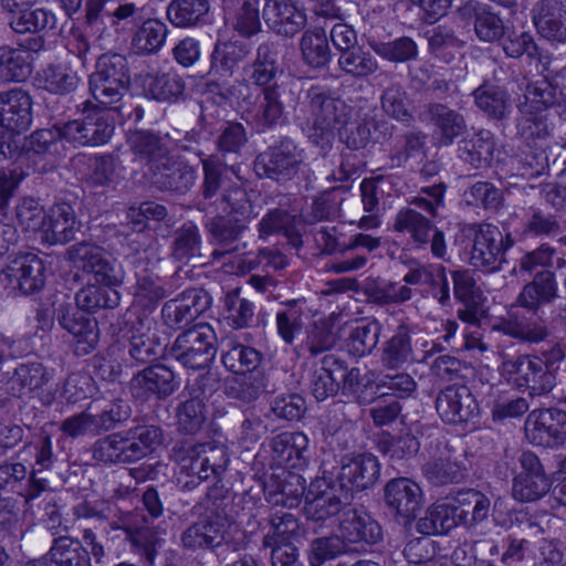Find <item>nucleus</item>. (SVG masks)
I'll return each instance as SVG.
<instances>
[{
	"instance_id": "obj_1",
	"label": "nucleus",
	"mask_w": 566,
	"mask_h": 566,
	"mask_svg": "<svg viewBox=\"0 0 566 566\" xmlns=\"http://www.w3.org/2000/svg\"><path fill=\"white\" fill-rule=\"evenodd\" d=\"M279 48L274 40L260 43L254 60L242 69V74L261 88V99L252 112V123L260 132L282 125L290 112L298 109L304 93L298 81L274 82L280 73Z\"/></svg>"
},
{
	"instance_id": "obj_2",
	"label": "nucleus",
	"mask_w": 566,
	"mask_h": 566,
	"mask_svg": "<svg viewBox=\"0 0 566 566\" xmlns=\"http://www.w3.org/2000/svg\"><path fill=\"white\" fill-rule=\"evenodd\" d=\"M198 521L188 525L180 534V546L187 552H216L222 545H230V518L223 507V499L217 495L216 488L208 491L193 506Z\"/></svg>"
},
{
	"instance_id": "obj_3",
	"label": "nucleus",
	"mask_w": 566,
	"mask_h": 566,
	"mask_svg": "<svg viewBox=\"0 0 566 566\" xmlns=\"http://www.w3.org/2000/svg\"><path fill=\"white\" fill-rule=\"evenodd\" d=\"M163 430L154 424H138L96 440L91 450L95 461L106 465L135 463L163 443Z\"/></svg>"
},
{
	"instance_id": "obj_4",
	"label": "nucleus",
	"mask_w": 566,
	"mask_h": 566,
	"mask_svg": "<svg viewBox=\"0 0 566 566\" xmlns=\"http://www.w3.org/2000/svg\"><path fill=\"white\" fill-rule=\"evenodd\" d=\"M132 85L127 59L118 53H103L88 76V88L94 101L104 108L116 112L120 117H130L124 111L123 101Z\"/></svg>"
},
{
	"instance_id": "obj_5",
	"label": "nucleus",
	"mask_w": 566,
	"mask_h": 566,
	"mask_svg": "<svg viewBox=\"0 0 566 566\" xmlns=\"http://www.w3.org/2000/svg\"><path fill=\"white\" fill-rule=\"evenodd\" d=\"M32 97L14 87L0 92V163L20 155V135L32 124Z\"/></svg>"
},
{
	"instance_id": "obj_6",
	"label": "nucleus",
	"mask_w": 566,
	"mask_h": 566,
	"mask_svg": "<svg viewBox=\"0 0 566 566\" xmlns=\"http://www.w3.org/2000/svg\"><path fill=\"white\" fill-rule=\"evenodd\" d=\"M302 99L306 102L307 111L312 117L313 134L311 139L315 144L322 140V147L328 145L334 130L340 129L347 123L348 106L344 101L319 85H311L307 90H304ZM303 105L304 103L301 101L298 107Z\"/></svg>"
},
{
	"instance_id": "obj_7",
	"label": "nucleus",
	"mask_w": 566,
	"mask_h": 566,
	"mask_svg": "<svg viewBox=\"0 0 566 566\" xmlns=\"http://www.w3.org/2000/svg\"><path fill=\"white\" fill-rule=\"evenodd\" d=\"M203 180L200 187L201 199L197 203L198 210L209 212L211 209L231 207V211L244 213L250 208V201L244 189L234 187L222 189L224 165L216 156L201 160Z\"/></svg>"
},
{
	"instance_id": "obj_8",
	"label": "nucleus",
	"mask_w": 566,
	"mask_h": 566,
	"mask_svg": "<svg viewBox=\"0 0 566 566\" xmlns=\"http://www.w3.org/2000/svg\"><path fill=\"white\" fill-rule=\"evenodd\" d=\"M471 243L470 264L484 272H495L504 261L503 233L491 223H473L460 229L459 239Z\"/></svg>"
},
{
	"instance_id": "obj_9",
	"label": "nucleus",
	"mask_w": 566,
	"mask_h": 566,
	"mask_svg": "<svg viewBox=\"0 0 566 566\" xmlns=\"http://www.w3.org/2000/svg\"><path fill=\"white\" fill-rule=\"evenodd\" d=\"M169 353L186 368H205L217 354V334L208 323L196 324L176 337Z\"/></svg>"
},
{
	"instance_id": "obj_10",
	"label": "nucleus",
	"mask_w": 566,
	"mask_h": 566,
	"mask_svg": "<svg viewBox=\"0 0 566 566\" xmlns=\"http://www.w3.org/2000/svg\"><path fill=\"white\" fill-rule=\"evenodd\" d=\"M304 165L303 151L290 137H282L254 160V170L259 177L277 182L292 180Z\"/></svg>"
},
{
	"instance_id": "obj_11",
	"label": "nucleus",
	"mask_w": 566,
	"mask_h": 566,
	"mask_svg": "<svg viewBox=\"0 0 566 566\" xmlns=\"http://www.w3.org/2000/svg\"><path fill=\"white\" fill-rule=\"evenodd\" d=\"M353 494L335 478L323 475L314 481L306 496L304 512L315 522H324L350 505Z\"/></svg>"
},
{
	"instance_id": "obj_12",
	"label": "nucleus",
	"mask_w": 566,
	"mask_h": 566,
	"mask_svg": "<svg viewBox=\"0 0 566 566\" xmlns=\"http://www.w3.org/2000/svg\"><path fill=\"white\" fill-rule=\"evenodd\" d=\"M520 472L512 480V497L520 503H535L546 496L553 480L536 453L524 450L518 455Z\"/></svg>"
},
{
	"instance_id": "obj_13",
	"label": "nucleus",
	"mask_w": 566,
	"mask_h": 566,
	"mask_svg": "<svg viewBox=\"0 0 566 566\" xmlns=\"http://www.w3.org/2000/svg\"><path fill=\"white\" fill-rule=\"evenodd\" d=\"M339 534L349 553H365L382 539L380 524L366 511L354 507L342 514Z\"/></svg>"
},
{
	"instance_id": "obj_14",
	"label": "nucleus",
	"mask_w": 566,
	"mask_h": 566,
	"mask_svg": "<svg viewBox=\"0 0 566 566\" xmlns=\"http://www.w3.org/2000/svg\"><path fill=\"white\" fill-rule=\"evenodd\" d=\"M179 387L175 371L164 365H149L133 375L129 380L132 396L142 401L165 400Z\"/></svg>"
},
{
	"instance_id": "obj_15",
	"label": "nucleus",
	"mask_w": 566,
	"mask_h": 566,
	"mask_svg": "<svg viewBox=\"0 0 566 566\" xmlns=\"http://www.w3.org/2000/svg\"><path fill=\"white\" fill-rule=\"evenodd\" d=\"M525 436L530 443L555 448L566 442V411L556 408L533 410L526 418Z\"/></svg>"
},
{
	"instance_id": "obj_16",
	"label": "nucleus",
	"mask_w": 566,
	"mask_h": 566,
	"mask_svg": "<svg viewBox=\"0 0 566 566\" xmlns=\"http://www.w3.org/2000/svg\"><path fill=\"white\" fill-rule=\"evenodd\" d=\"M57 324L73 336L77 355L93 352L99 342L97 319L78 311L70 303L60 304L54 311Z\"/></svg>"
},
{
	"instance_id": "obj_17",
	"label": "nucleus",
	"mask_w": 566,
	"mask_h": 566,
	"mask_svg": "<svg viewBox=\"0 0 566 566\" xmlns=\"http://www.w3.org/2000/svg\"><path fill=\"white\" fill-rule=\"evenodd\" d=\"M394 228L398 232H407L417 248H426L430 243L431 253L436 258H446L444 233L417 210L411 208L401 209L396 216Z\"/></svg>"
},
{
	"instance_id": "obj_18",
	"label": "nucleus",
	"mask_w": 566,
	"mask_h": 566,
	"mask_svg": "<svg viewBox=\"0 0 566 566\" xmlns=\"http://www.w3.org/2000/svg\"><path fill=\"white\" fill-rule=\"evenodd\" d=\"M0 277L24 295L41 291L45 284V265L35 253H20L1 271Z\"/></svg>"
},
{
	"instance_id": "obj_19",
	"label": "nucleus",
	"mask_w": 566,
	"mask_h": 566,
	"mask_svg": "<svg viewBox=\"0 0 566 566\" xmlns=\"http://www.w3.org/2000/svg\"><path fill=\"white\" fill-rule=\"evenodd\" d=\"M64 125V139L75 146L96 147L105 145L112 138L115 125L104 109H94L83 118L70 120Z\"/></svg>"
},
{
	"instance_id": "obj_20",
	"label": "nucleus",
	"mask_w": 566,
	"mask_h": 566,
	"mask_svg": "<svg viewBox=\"0 0 566 566\" xmlns=\"http://www.w3.org/2000/svg\"><path fill=\"white\" fill-rule=\"evenodd\" d=\"M128 142L134 160L146 167L150 175L158 169H164V164L172 157L170 133L139 129L130 134Z\"/></svg>"
},
{
	"instance_id": "obj_21",
	"label": "nucleus",
	"mask_w": 566,
	"mask_h": 566,
	"mask_svg": "<svg viewBox=\"0 0 566 566\" xmlns=\"http://www.w3.org/2000/svg\"><path fill=\"white\" fill-rule=\"evenodd\" d=\"M262 17L270 31L287 39L294 38L307 24L305 10L294 0H265Z\"/></svg>"
},
{
	"instance_id": "obj_22",
	"label": "nucleus",
	"mask_w": 566,
	"mask_h": 566,
	"mask_svg": "<svg viewBox=\"0 0 566 566\" xmlns=\"http://www.w3.org/2000/svg\"><path fill=\"white\" fill-rule=\"evenodd\" d=\"M436 409L446 423H467L479 415V405L469 387L451 385L436 398Z\"/></svg>"
},
{
	"instance_id": "obj_23",
	"label": "nucleus",
	"mask_w": 566,
	"mask_h": 566,
	"mask_svg": "<svg viewBox=\"0 0 566 566\" xmlns=\"http://www.w3.org/2000/svg\"><path fill=\"white\" fill-rule=\"evenodd\" d=\"M212 304V297L202 287L184 291L176 298L167 301L161 308V316L170 327H179L195 321L206 313Z\"/></svg>"
},
{
	"instance_id": "obj_24",
	"label": "nucleus",
	"mask_w": 566,
	"mask_h": 566,
	"mask_svg": "<svg viewBox=\"0 0 566 566\" xmlns=\"http://www.w3.org/2000/svg\"><path fill=\"white\" fill-rule=\"evenodd\" d=\"M209 212L217 214L207 218L203 222L205 230L212 244L221 248H229L242 237L248 229L249 216L251 207L244 213L231 211V207H219L211 209Z\"/></svg>"
},
{
	"instance_id": "obj_25",
	"label": "nucleus",
	"mask_w": 566,
	"mask_h": 566,
	"mask_svg": "<svg viewBox=\"0 0 566 566\" xmlns=\"http://www.w3.org/2000/svg\"><path fill=\"white\" fill-rule=\"evenodd\" d=\"M380 478V462L371 453L344 457L335 479L349 490L360 492L373 488Z\"/></svg>"
},
{
	"instance_id": "obj_26",
	"label": "nucleus",
	"mask_w": 566,
	"mask_h": 566,
	"mask_svg": "<svg viewBox=\"0 0 566 566\" xmlns=\"http://www.w3.org/2000/svg\"><path fill=\"white\" fill-rule=\"evenodd\" d=\"M384 501L396 515L407 523L416 517L422 506V491L410 479H391L384 488Z\"/></svg>"
},
{
	"instance_id": "obj_27",
	"label": "nucleus",
	"mask_w": 566,
	"mask_h": 566,
	"mask_svg": "<svg viewBox=\"0 0 566 566\" xmlns=\"http://www.w3.org/2000/svg\"><path fill=\"white\" fill-rule=\"evenodd\" d=\"M269 447L273 461L291 469H300L310 459L308 438L301 431H284L274 436Z\"/></svg>"
},
{
	"instance_id": "obj_28",
	"label": "nucleus",
	"mask_w": 566,
	"mask_h": 566,
	"mask_svg": "<svg viewBox=\"0 0 566 566\" xmlns=\"http://www.w3.org/2000/svg\"><path fill=\"white\" fill-rule=\"evenodd\" d=\"M558 297L556 275L551 270L536 272L531 281L523 285L515 303L527 312L537 315L538 311Z\"/></svg>"
},
{
	"instance_id": "obj_29",
	"label": "nucleus",
	"mask_w": 566,
	"mask_h": 566,
	"mask_svg": "<svg viewBox=\"0 0 566 566\" xmlns=\"http://www.w3.org/2000/svg\"><path fill=\"white\" fill-rule=\"evenodd\" d=\"M46 220L42 240L51 245L71 242L81 228L73 207L66 202L52 206L46 214Z\"/></svg>"
},
{
	"instance_id": "obj_30",
	"label": "nucleus",
	"mask_w": 566,
	"mask_h": 566,
	"mask_svg": "<svg viewBox=\"0 0 566 566\" xmlns=\"http://www.w3.org/2000/svg\"><path fill=\"white\" fill-rule=\"evenodd\" d=\"M533 21L543 38L566 42V4L562 0H541L533 9Z\"/></svg>"
},
{
	"instance_id": "obj_31",
	"label": "nucleus",
	"mask_w": 566,
	"mask_h": 566,
	"mask_svg": "<svg viewBox=\"0 0 566 566\" xmlns=\"http://www.w3.org/2000/svg\"><path fill=\"white\" fill-rule=\"evenodd\" d=\"M192 443L178 441L171 449L172 458L179 464L177 473V485L184 492H190L198 489L203 482L212 481L211 475L203 468L195 452Z\"/></svg>"
},
{
	"instance_id": "obj_32",
	"label": "nucleus",
	"mask_w": 566,
	"mask_h": 566,
	"mask_svg": "<svg viewBox=\"0 0 566 566\" xmlns=\"http://www.w3.org/2000/svg\"><path fill=\"white\" fill-rule=\"evenodd\" d=\"M428 120L434 127L441 145L450 146L468 130L464 115L447 104L430 103L427 106Z\"/></svg>"
},
{
	"instance_id": "obj_33",
	"label": "nucleus",
	"mask_w": 566,
	"mask_h": 566,
	"mask_svg": "<svg viewBox=\"0 0 566 566\" xmlns=\"http://www.w3.org/2000/svg\"><path fill=\"white\" fill-rule=\"evenodd\" d=\"M145 517L139 514H129L123 516L118 522L113 523L114 530H123L129 537L136 552L151 566L157 556V549L161 539L157 534L146 525H139Z\"/></svg>"
},
{
	"instance_id": "obj_34",
	"label": "nucleus",
	"mask_w": 566,
	"mask_h": 566,
	"mask_svg": "<svg viewBox=\"0 0 566 566\" xmlns=\"http://www.w3.org/2000/svg\"><path fill=\"white\" fill-rule=\"evenodd\" d=\"M151 178L159 189L185 195L196 185L197 170L188 163L171 157L164 164V169L156 170Z\"/></svg>"
},
{
	"instance_id": "obj_35",
	"label": "nucleus",
	"mask_w": 566,
	"mask_h": 566,
	"mask_svg": "<svg viewBox=\"0 0 566 566\" xmlns=\"http://www.w3.org/2000/svg\"><path fill=\"white\" fill-rule=\"evenodd\" d=\"M252 52L249 43L242 40L217 41L210 55V74L232 76L235 69Z\"/></svg>"
},
{
	"instance_id": "obj_36",
	"label": "nucleus",
	"mask_w": 566,
	"mask_h": 566,
	"mask_svg": "<svg viewBox=\"0 0 566 566\" xmlns=\"http://www.w3.org/2000/svg\"><path fill=\"white\" fill-rule=\"evenodd\" d=\"M472 96L475 106L492 120H505L512 113L511 95L504 86L484 82Z\"/></svg>"
},
{
	"instance_id": "obj_37",
	"label": "nucleus",
	"mask_w": 566,
	"mask_h": 566,
	"mask_svg": "<svg viewBox=\"0 0 566 566\" xmlns=\"http://www.w3.org/2000/svg\"><path fill=\"white\" fill-rule=\"evenodd\" d=\"M460 525L468 530L474 528L489 517L491 500L474 489H464L451 496Z\"/></svg>"
},
{
	"instance_id": "obj_38",
	"label": "nucleus",
	"mask_w": 566,
	"mask_h": 566,
	"mask_svg": "<svg viewBox=\"0 0 566 566\" xmlns=\"http://www.w3.org/2000/svg\"><path fill=\"white\" fill-rule=\"evenodd\" d=\"M163 348L159 338L149 328L145 332L132 329L128 342L124 347L123 364L126 367L134 368L151 363L158 357Z\"/></svg>"
},
{
	"instance_id": "obj_39",
	"label": "nucleus",
	"mask_w": 566,
	"mask_h": 566,
	"mask_svg": "<svg viewBox=\"0 0 566 566\" xmlns=\"http://www.w3.org/2000/svg\"><path fill=\"white\" fill-rule=\"evenodd\" d=\"M304 491L302 476L292 472L272 475L264 483L265 497L273 505L295 507L301 503Z\"/></svg>"
},
{
	"instance_id": "obj_40",
	"label": "nucleus",
	"mask_w": 566,
	"mask_h": 566,
	"mask_svg": "<svg viewBox=\"0 0 566 566\" xmlns=\"http://www.w3.org/2000/svg\"><path fill=\"white\" fill-rule=\"evenodd\" d=\"M460 525L451 496L433 503L423 517L419 518L416 528L423 535H443Z\"/></svg>"
},
{
	"instance_id": "obj_41",
	"label": "nucleus",
	"mask_w": 566,
	"mask_h": 566,
	"mask_svg": "<svg viewBox=\"0 0 566 566\" xmlns=\"http://www.w3.org/2000/svg\"><path fill=\"white\" fill-rule=\"evenodd\" d=\"M380 363L387 369H398L413 360L411 327L400 324L380 348Z\"/></svg>"
},
{
	"instance_id": "obj_42",
	"label": "nucleus",
	"mask_w": 566,
	"mask_h": 566,
	"mask_svg": "<svg viewBox=\"0 0 566 566\" xmlns=\"http://www.w3.org/2000/svg\"><path fill=\"white\" fill-rule=\"evenodd\" d=\"M223 10L232 14V29L250 39L262 30L258 0H222Z\"/></svg>"
},
{
	"instance_id": "obj_43",
	"label": "nucleus",
	"mask_w": 566,
	"mask_h": 566,
	"mask_svg": "<svg viewBox=\"0 0 566 566\" xmlns=\"http://www.w3.org/2000/svg\"><path fill=\"white\" fill-rule=\"evenodd\" d=\"M467 468L449 450L431 458L422 465V474L433 485L441 486L459 483L465 475Z\"/></svg>"
},
{
	"instance_id": "obj_44",
	"label": "nucleus",
	"mask_w": 566,
	"mask_h": 566,
	"mask_svg": "<svg viewBox=\"0 0 566 566\" xmlns=\"http://www.w3.org/2000/svg\"><path fill=\"white\" fill-rule=\"evenodd\" d=\"M298 48L304 64L314 70L325 69L332 61V50L323 28H313L303 32Z\"/></svg>"
},
{
	"instance_id": "obj_45",
	"label": "nucleus",
	"mask_w": 566,
	"mask_h": 566,
	"mask_svg": "<svg viewBox=\"0 0 566 566\" xmlns=\"http://www.w3.org/2000/svg\"><path fill=\"white\" fill-rule=\"evenodd\" d=\"M495 143L490 130L482 129L459 143V158L472 168L478 169L490 164Z\"/></svg>"
},
{
	"instance_id": "obj_46",
	"label": "nucleus",
	"mask_w": 566,
	"mask_h": 566,
	"mask_svg": "<svg viewBox=\"0 0 566 566\" xmlns=\"http://www.w3.org/2000/svg\"><path fill=\"white\" fill-rule=\"evenodd\" d=\"M202 238L198 226L191 221L184 223L174 233L171 243V258L182 264L199 261Z\"/></svg>"
},
{
	"instance_id": "obj_47",
	"label": "nucleus",
	"mask_w": 566,
	"mask_h": 566,
	"mask_svg": "<svg viewBox=\"0 0 566 566\" xmlns=\"http://www.w3.org/2000/svg\"><path fill=\"white\" fill-rule=\"evenodd\" d=\"M46 556L54 566H92L86 547L71 536L54 538Z\"/></svg>"
},
{
	"instance_id": "obj_48",
	"label": "nucleus",
	"mask_w": 566,
	"mask_h": 566,
	"mask_svg": "<svg viewBox=\"0 0 566 566\" xmlns=\"http://www.w3.org/2000/svg\"><path fill=\"white\" fill-rule=\"evenodd\" d=\"M39 82L49 93L64 96L76 91L80 77L70 64L51 63L40 73Z\"/></svg>"
},
{
	"instance_id": "obj_49",
	"label": "nucleus",
	"mask_w": 566,
	"mask_h": 566,
	"mask_svg": "<svg viewBox=\"0 0 566 566\" xmlns=\"http://www.w3.org/2000/svg\"><path fill=\"white\" fill-rule=\"evenodd\" d=\"M191 452H195L200 464L203 468H207V472L212 478V488L217 489V495L222 499L220 494L221 490L218 489L217 483L221 480V476L229 465L230 458L227 447L214 441L192 443V450H190V453Z\"/></svg>"
},
{
	"instance_id": "obj_50",
	"label": "nucleus",
	"mask_w": 566,
	"mask_h": 566,
	"mask_svg": "<svg viewBox=\"0 0 566 566\" xmlns=\"http://www.w3.org/2000/svg\"><path fill=\"white\" fill-rule=\"evenodd\" d=\"M120 303L117 289L101 284H88L75 294L76 308L81 312L95 313L99 310H113Z\"/></svg>"
},
{
	"instance_id": "obj_51",
	"label": "nucleus",
	"mask_w": 566,
	"mask_h": 566,
	"mask_svg": "<svg viewBox=\"0 0 566 566\" xmlns=\"http://www.w3.org/2000/svg\"><path fill=\"white\" fill-rule=\"evenodd\" d=\"M503 51L509 57L520 59L526 55L531 61L536 62L537 72L543 74L548 69L551 59L548 54L539 49L534 38L528 32L511 33L503 42Z\"/></svg>"
},
{
	"instance_id": "obj_52",
	"label": "nucleus",
	"mask_w": 566,
	"mask_h": 566,
	"mask_svg": "<svg viewBox=\"0 0 566 566\" xmlns=\"http://www.w3.org/2000/svg\"><path fill=\"white\" fill-rule=\"evenodd\" d=\"M209 11L208 0H172L167 6L166 15L172 25L190 28L203 23Z\"/></svg>"
},
{
	"instance_id": "obj_53",
	"label": "nucleus",
	"mask_w": 566,
	"mask_h": 566,
	"mask_svg": "<svg viewBox=\"0 0 566 566\" xmlns=\"http://www.w3.org/2000/svg\"><path fill=\"white\" fill-rule=\"evenodd\" d=\"M263 355L255 348L237 342H230L222 349L221 361L223 366L234 374H249L258 371Z\"/></svg>"
},
{
	"instance_id": "obj_54",
	"label": "nucleus",
	"mask_w": 566,
	"mask_h": 566,
	"mask_svg": "<svg viewBox=\"0 0 566 566\" xmlns=\"http://www.w3.org/2000/svg\"><path fill=\"white\" fill-rule=\"evenodd\" d=\"M169 29L158 19H148L135 32L132 44L140 55H151L165 45Z\"/></svg>"
},
{
	"instance_id": "obj_55",
	"label": "nucleus",
	"mask_w": 566,
	"mask_h": 566,
	"mask_svg": "<svg viewBox=\"0 0 566 566\" xmlns=\"http://www.w3.org/2000/svg\"><path fill=\"white\" fill-rule=\"evenodd\" d=\"M45 367L39 361H29L18 365L13 376L8 381V390L13 396H20L23 390L33 391L49 381Z\"/></svg>"
},
{
	"instance_id": "obj_56",
	"label": "nucleus",
	"mask_w": 566,
	"mask_h": 566,
	"mask_svg": "<svg viewBox=\"0 0 566 566\" xmlns=\"http://www.w3.org/2000/svg\"><path fill=\"white\" fill-rule=\"evenodd\" d=\"M32 73L29 56L20 49L0 46V82H23Z\"/></svg>"
},
{
	"instance_id": "obj_57",
	"label": "nucleus",
	"mask_w": 566,
	"mask_h": 566,
	"mask_svg": "<svg viewBox=\"0 0 566 566\" xmlns=\"http://www.w3.org/2000/svg\"><path fill=\"white\" fill-rule=\"evenodd\" d=\"M337 63L345 74L355 78L368 77L379 69L374 54L357 45L342 52Z\"/></svg>"
},
{
	"instance_id": "obj_58",
	"label": "nucleus",
	"mask_w": 566,
	"mask_h": 566,
	"mask_svg": "<svg viewBox=\"0 0 566 566\" xmlns=\"http://www.w3.org/2000/svg\"><path fill=\"white\" fill-rule=\"evenodd\" d=\"M56 18L54 13L45 9L25 8L12 14L9 25L15 33H40L44 30L55 28Z\"/></svg>"
},
{
	"instance_id": "obj_59",
	"label": "nucleus",
	"mask_w": 566,
	"mask_h": 566,
	"mask_svg": "<svg viewBox=\"0 0 566 566\" xmlns=\"http://www.w3.org/2000/svg\"><path fill=\"white\" fill-rule=\"evenodd\" d=\"M285 307L275 314V324L279 336L282 340L292 345L295 336L303 329L304 311L301 306L302 300L294 298L282 303Z\"/></svg>"
},
{
	"instance_id": "obj_60",
	"label": "nucleus",
	"mask_w": 566,
	"mask_h": 566,
	"mask_svg": "<svg viewBox=\"0 0 566 566\" xmlns=\"http://www.w3.org/2000/svg\"><path fill=\"white\" fill-rule=\"evenodd\" d=\"M464 12L474 13V31L476 36L484 42H495L505 34V25L499 14L493 12L488 6L471 4L463 8Z\"/></svg>"
},
{
	"instance_id": "obj_61",
	"label": "nucleus",
	"mask_w": 566,
	"mask_h": 566,
	"mask_svg": "<svg viewBox=\"0 0 566 566\" xmlns=\"http://www.w3.org/2000/svg\"><path fill=\"white\" fill-rule=\"evenodd\" d=\"M381 325L378 321L361 322L352 327L346 338L348 352L361 357L370 354L379 343Z\"/></svg>"
},
{
	"instance_id": "obj_62",
	"label": "nucleus",
	"mask_w": 566,
	"mask_h": 566,
	"mask_svg": "<svg viewBox=\"0 0 566 566\" xmlns=\"http://www.w3.org/2000/svg\"><path fill=\"white\" fill-rule=\"evenodd\" d=\"M368 45L378 56L394 63H405L418 56L417 43L409 36L388 42L373 39L368 41Z\"/></svg>"
},
{
	"instance_id": "obj_63",
	"label": "nucleus",
	"mask_w": 566,
	"mask_h": 566,
	"mask_svg": "<svg viewBox=\"0 0 566 566\" xmlns=\"http://www.w3.org/2000/svg\"><path fill=\"white\" fill-rule=\"evenodd\" d=\"M541 360V357L532 355L505 359L501 365V374L518 388L524 387L528 390Z\"/></svg>"
},
{
	"instance_id": "obj_64",
	"label": "nucleus",
	"mask_w": 566,
	"mask_h": 566,
	"mask_svg": "<svg viewBox=\"0 0 566 566\" xmlns=\"http://www.w3.org/2000/svg\"><path fill=\"white\" fill-rule=\"evenodd\" d=\"M176 416L179 432L196 434L207 420L206 403L200 397L189 398L178 406Z\"/></svg>"
}]
</instances>
